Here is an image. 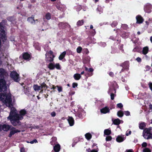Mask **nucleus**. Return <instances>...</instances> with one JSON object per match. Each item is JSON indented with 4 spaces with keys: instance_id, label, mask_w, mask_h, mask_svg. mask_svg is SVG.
<instances>
[{
    "instance_id": "obj_20",
    "label": "nucleus",
    "mask_w": 152,
    "mask_h": 152,
    "mask_svg": "<svg viewBox=\"0 0 152 152\" xmlns=\"http://www.w3.org/2000/svg\"><path fill=\"white\" fill-rule=\"evenodd\" d=\"M121 121L122 123H123V121H121L119 119L117 118L115 119L113 121V122L115 124L117 125L119 124L120 123Z\"/></svg>"
},
{
    "instance_id": "obj_59",
    "label": "nucleus",
    "mask_w": 152,
    "mask_h": 152,
    "mask_svg": "<svg viewBox=\"0 0 152 152\" xmlns=\"http://www.w3.org/2000/svg\"><path fill=\"white\" fill-rule=\"evenodd\" d=\"M84 73V72L83 71L81 73V74L83 75Z\"/></svg>"
},
{
    "instance_id": "obj_46",
    "label": "nucleus",
    "mask_w": 152,
    "mask_h": 152,
    "mask_svg": "<svg viewBox=\"0 0 152 152\" xmlns=\"http://www.w3.org/2000/svg\"><path fill=\"white\" fill-rule=\"evenodd\" d=\"M110 96L111 99L112 100H113L114 98V94H111Z\"/></svg>"
},
{
    "instance_id": "obj_8",
    "label": "nucleus",
    "mask_w": 152,
    "mask_h": 152,
    "mask_svg": "<svg viewBox=\"0 0 152 152\" xmlns=\"http://www.w3.org/2000/svg\"><path fill=\"white\" fill-rule=\"evenodd\" d=\"M125 139L124 136H118L116 138V140L118 142H123Z\"/></svg>"
},
{
    "instance_id": "obj_3",
    "label": "nucleus",
    "mask_w": 152,
    "mask_h": 152,
    "mask_svg": "<svg viewBox=\"0 0 152 152\" xmlns=\"http://www.w3.org/2000/svg\"><path fill=\"white\" fill-rule=\"evenodd\" d=\"M142 136L146 139H152V127L144 129L142 132Z\"/></svg>"
},
{
    "instance_id": "obj_18",
    "label": "nucleus",
    "mask_w": 152,
    "mask_h": 152,
    "mask_svg": "<svg viewBox=\"0 0 152 152\" xmlns=\"http://www.w3.org/2000/svg\"><path fill=\"white\" fill-rule=\"evenodd\" d=\"M41 86L37 85H34L33 86V88L35 91H39L41 89Z\"/></svg>"
},
{
    "instance_id": "obj_56",
    "label": "nucleus",
    "mask_w": 152,
    "mask_h": 152,
    "mask_svg": "<svg viewBox=\"0 0 152 152\" xmlns=\"http://www.w3.org/2000/svg\"><path fill=\"white\" fill-rule=\"evenodd\" d=\"M85 70L86 71H88V69L87 67H85Z\"/></svg>"
},
{
    "instance_id": "obj_41",
    "label": "nucleus",
    "mask_w": 152,
    "mask_h": 152,
    "mask_svg": "<svg viewBox=\"0 0 152 152\" xmlns=\"http://www.w3.org/2000/svg\"><path fill=\"white\" fill-rule=\"evenodd\" d=\"M77 84L76 83H73L72 84V87L73 88H75V87L77 86Z\"/></svg>"
},
{
    "instance_id": "obj_51",
    "label": "nucleus",
    "mask_w": 152,
    "mask_h": 152,
    "mask_svg": "<svg viewBox=\"0 0 152 152\" xmlns=\"http://www.w3.org/2000/svg\"><path fill=\"white\" fill-rule=\"evenodd\" d=\"M126 152H133L132 150H126Z\"/></svg>"
},
{
    "instance_id": "obj_54",
    "label": "nucleus",
    "mask_w": 152,
    "mask_h": 152,
    "mask_svg": "<svg viewBox=\"0 0 152 152\" xmlns=\"http://www.w3.org/2000/svg\"><path fill=\"white\" fill-rule=\"evenodd\" d=\"M150 40L151 43H152V36L150 37Z\"/></svg>"
},
{
    "instance_id": "obj_11",
    "label": "nucleus",
    "mask_w": 152,
    "mask_h": 152,
    "mask_svg": "<svg viewBox=\"0 0 152 152\" xmlns=\"http://www.w3.org/2000/svg\"><path fill=\"white\" fill-rule=\"evenodd\" d=\"M69 123L71 126H72L74 124V121L71 117H69L68 119Z\"/></svg>"
},
{
    "instance_id": "obj_38",
    "label": "nucleus",
    "mask_w": 152,
    "mask_h": 152,
    "mask_svg": "<svg viewBox=\"0 0 152 152\" xmlns=\"http://www.w3.org/2000/svg\"><path fill=\"white\" fill-rule=\"evenodd\" d=\"M142 146L143 147H145L147 146V143L145 142H143L142 144Z\"/></svg>"
},
{
    "instance_id": "obj_36",
    "label": "nucleus",
    "mask_w": 152,
    "mask_h": 152,
    "mask_svg": "<svg viewBox=\"0 0 152 152\" xmlns=\"http://www.w3.org/2000/svg\"><path fill=\"white\" fill-rule=\"evenodd\" d=\"M124 113L125 115L126 116H129L130 115V113L129 111H125Z\"/></svg>"
},
{
    "instance_id": "obj_50",
    "label": "nucleus",
    "mask_w": 152,
    "mask_h": 152,
    "mask_svg": "<svg viewBox=\"0 0 152 152\" xmlns=\"http://www.w3.org/2000/svg\"><path fill=\"white\" fill-rule=\"evenodd\" d=\"M77 143V142H74L72 144V146L73 147Z\"/></svg>"
},
{
    "instance_id": "obj_30",
    "label": "nucleus",
    "mask_w": 152,
    "mask_h": 152,
    "mask_svg": "<svg viewBox=\"0 0 152 152\" xmlns=\"http://www.w3.org/2000/svg\"><path fill=\"white\" fill-rule=\"evenodd\" d=\"M56 68L58 69H61V66L59 63H56L55 64V68Z\"/></svg>"
},
{
    "instance_id": "obj_35",
    "label": "nucleus",
    "mask_w": 152,
    "mask_h": 152,
    "mask_svg": "<svg viewBox=\"0 0 152 152\" xmlns=\"http://www.w3.org/2000/svg\"><path fill=\"white\" fill-rule=\"evenodd\" d=\"M58 88V90L59 92H61L62 91V88L61 87L59 86H57Z\"/></svg>"
},
{
    "instance_id": "obj_55",
    "label": "nucleus",
    "mask_w": 152,
    "mask_h": 152,
    "mask_svg": "<svg viewBox=\"0 0 152 152\" xmlns=\"http://www.w3.org/2000/svg\"><path fill=\"white\" fill-rule=\"evenodd\" d=\"M87 151L88 152H90V151H91V149L90 148H89L87 150Z\"/></svg>"
},
{
    "instance_id": "obj_15",
    "label": "nucleus",
    "mask_w": 152,
    "mask_h": 152,
    "mask_svg": "<svg viewBox=\"0 0 152 152\" xmlns=\"http://www.w3.org/2000/svg\"><path fill=\"white\" fill-rule=\"evenodd\" d=\"M6 73L5 70L3 69H0V76L2 77L4 76V75H6Z\"/></svg>"
},
{
    "instance_id": "obj_47",
    "label": "nucleus",
    "mask_w": 152,
    "mask_h": 152,
    "mask_svg": "<svg viewBox=\"0 0 152 152\" xmlns=\"http://www.w3.org/2000/svg\"><path fill=\"white\" fill-rule=\"evenodd\" d=\"M93 71H94V70L92 68H90L88 69V71L92 72Z\"/></svg>"
},
{
    "instance_id": "obj_53",
    "label": "nucleus",
    "mask_w": 152,
    "mask_h": 152,
    "mask_svg": "<svg viewBox=\"0 0 152 152\" xmlns=\"http://www.w3.org/2000/svg\"><path fill=\"white\" fill-rule=\"evenodd\" d=\"M149 107L150 108V109L152 110V105L151 104H150L149 105Z\"/></svg>"
},
{
    "instance_id": "obj_42",
    "label": "nucleus",
    "mask_w": 152,
    "mask_h": 152,
    "mask_svg": "<svg viewBox=\"0 0 152 152\" xmlns=\"http://www.w3.org/2000/svg\"><path fill=\"white\" fill-rule=\"evenodd\" d=\"M148 85H149V87L150 89L152 91V83H149Z\"/></svg>"
},
{
    "instance_id": "obj_37",
    "label": "nucleus",
    "mask_w": 152,
    "mask_h": 152,
    "mask_svg": "<svg viewBox=\"0 0 152 152\" xmlns=\"http://www.w3.org/2000/svg\"><path fill=\"white\" fill-rule=\"evenodd\" d=\"M117 106L118 107L121 108L123 107V105L121 103H119L117 104Z\"/></svg>"
},
{
    "instance_id": "obj_63",
    "label": "nucleus",
    "mask_w": 152,
    "mask_h": 152,
    "mask_svg": "<svg viewBox=\"0 0 152 152\" xmlns=\"http://www.w3.org/2000/svg\"><path fill=\"white\" fill-rule=\"evenodd\" d=\"M37 98H38V99H39V96H37Z\"/></svg>"
},
{
    "instance_id": "obj_1",
    "label": "nucleus",
    "mask_w": 152,
    "mask_h": 152,
    "mask_svg": "<svg viewBox=\"0 0 152 152\" xmlns=\"http://www.w3.org/2000/svg\"><path fill=\"white\" fill-rule=\"evenodd\" d=\"M12 104V103H11ZM9 107L10 108L11 111L9 116L7 118L10 121L12 124L14 126L21 125V122L19 120H21L23 118V116L25 115L26 113V111L25 110L23 109L20 111V114L17 113V111L15 108L13 107Z\"/></svg>"
},
{
    "instance_id": "obj_57",
    "label": "nucleus",
    "mask_w": 152,
    "mask_h": 152,
    "mask_svg": "<svg viewBox=\"0 0 152 152\" xmlns=\"http://www.w3.org/2000/svg\"><path fill=\"white\" fill-rule=\"evenodd\" d=\"M91 152H97L95 150H92Z\"/></svg>"
},
{
    "instance_id": "obj_52",
    "label": "nucleus",
    "mask_w": 152,
    "mask_h": 152,
    "mask_svg": "<svg viewBox=\"0 0 152 152\" xmlns=\"http://www.w3.org/2000/svg\"><path fill=\"white\" fill-rule=\"evenodd\" d=\"M109 75L110 76H113V73L112 72H110Z\"/></svg>"
},
{
    "instance_id": "obj_39",
    "label": "nucleus",
    "mask_w": 152,
    "mask_h": 152,
    "mask_svg": "<svg viewBox=\"0 0 152 152\" xmlns=\"http://www.w3.org/2000/svg\"><path fill=\"white\" fill-rule=\"evenodd\" d=\"M131 133V132L130 131H127L126 133V136H128L129 134H130Z\"/></svg>"
},
{
    "instance_id": "obj_21",
    "label": "nucleus",
    "mask_w": 152,
    "mask_h": 152,
    "mask_svg": "<svg viewBox=\"0 0 152 152\" xmlns=\"http://www.w3.org/2000/svg\"><path fill=\"white\" fill-rule=\"evenodd\" d=\"M48 67L50 69H53L55 68V64L50 63L48 65Z\"/></svg>"
},
{
    "instance_id": "obj_64",
    "label": "nucleus",
    "mask_w": 152,
    "mask_h": 152,
    "mask_svg": "<svg viewBox=\"0 0 152 152\" xmlns=\"http://www.w3.org/2000/svg\"><path fill=\"white\" fill-rule=\"evenodd\" d=\"M77 139V138H74V140H76Z\"/></svg>"
},
{
    "instance_id": "obj_27",
    "label": "nucleus",
    "mask_w": 152,
    "mask_h": 152,
    "mask_svg": "<svg viewBox=\"0 0 152 152\" xmlns=\"http://www.w3.org/2000/svg\"><path fill=\"white\" fill-rule=\"evenodd\" d=\"M34 46L35 48L37 50H40V47L39 46V45L38 43H36L34 44Z\"/></svg>"
},
{
    "instance_id": "obj_6",
    "label": "nucleus",
    "mask_w": 152,
    "mask_h": 152,
    "mask_svg": "<svg viewBox=\"0 0 152 152\" xmlns=\"http://www.w3.org/2000/svg\"><path fill=\"white\" fill-rule=\"evenodd\" d=\"M10 132L9 135V137H11L12 135H14L16 133L20 132V131L16 129L15 128H14L12 126H11V129H10Z\"/></svg>"
},
{
    "instance_id": "obj_62",
    "label": "nucleus",
    "mask_w": 152,
    "mask_h": 152,
    "mask_svg": "<svg viewBox=\"0 0 152 152\" xmlns=\"http://www.w3.org/2000/svg\"><path fill=\"white\" fill-rule=\"evenodd\" d=\"M95 2H97L99 0H94Z\"/></svg>"
},
{
    "instance_id": "obj_5",
    "label": "nucleus",
    "mask_w": 152,
    "mask_h": 152,
    "mask_svg": "<svg viewBox=\"0 0 152 152\" xmlns=\"http://www.w3.org/2000/svg\"><path fill=\"white\" fill-rule=\"evenodd\" d=\"M10 76L11 78L16 82H18L20 80L19 75L15 71H13L11 72Z\"/></svg>"
},
{
    "instance_id": "obj_29",
    "label": "nucleus",
    "mask_w": 152,
    "mask_h": 152,
    "mask_svg": "<svg viewBox=\"0 0 152 152\" xmlns=\"http://www.w3.org/2000/svg\"><path fill=\"white\" fill-rule=\"evenodd\" d=\"M84 21L83 20H79L77 22V24L78 26H80L83 24Z\"/></svg>"
},
{
    "instance_id": "obj_12",
    "label": "nucleus",
    "mask_w": 152,
    "mask_h": 152,
    "mask_svg": "<svg viewBox=\"0 0 152 152\" xmlns=\"http://www.w3.org/2000/svg\"><path fill=\"white\" fill-rule=\"evenodd\" d=\"M23 58L26 60H29L30 59V55L27 53H25L23 54Z\"/></svg>"
},
{
    "instance_id": "obj_22",
    "label": "nucleus",
    "mask_w": 152,
    "mask_h": 152,
    "mask_svg": "<svg viewBox=\"0 0 152 152\" xmlns=\"http://www.w3.org/2000/svg\"><path fill=\"white\" fill-rule=\"evenodd\" d=\"M146 126V124L144 122H141L139 124V128L143 129Z\"/></svg>"
},
{
    "instance_id": "obj_60",
    "label": "nucleus",
    "mask_w": 152,
    "mask_h": 152,
    "mask_svg": "<svg viewBox=\"0 0 152 152\" xmlns=\"http://www.w3.org/2000/svg\"><path fill=\"white\" fill-rule=\"evenodd\" d=\"M140 34V32L139 31H138L137 32V34L139 35Z\"/></svg>"
},
{
    "instance_id": "obj_19",
    "label": "nucleus",
    "mask_w": 152,
    "mask_h": 152,
    "mask_svg": "<svg viewBox=\"0 0 152 152\" xmlns=\"http://www.w3.org/2000/svg\"><path fill=\"white\" fill-rule=\"evenodd\" d=\"M66 54V52L65 51H64L58 57L59 59L60 60H62L65 57Z\"/></svg>"
},
{
    "instance_id": "obj_48",
    "label": "nucleus",
    "mask_w": 152,
    "mask_h": 152,
    "mask_svg": "<svg viewBox=\"0 0 152 152\" xmlns=\"http://www.w3.org/2000/svg\"><path fill=\"white\" fill-rule=\"evenodd\" d=\"M64 24V23H59V26H63V25Z\"/></svg>"
},
{
    "instance_id": "obj_23",
    "label": "nucleus",
    "mask_w": 152,
    "mask_h": 152,
    "mask_svg": "<svg viewBox=\"0 0 152 152\" xmlns=\"http://www.w3.org/2000/svg\"><path fill=\"white\" fill-rule=\"evenodd\" d=\"M111 131L109 129H106L104 131V134L106 135H109L111 134Z\"/></svg>"
},
{
    "instance_id": "obj_7",
    "label": "nucleus",
    "mask_w": 152,
    "mask_h": 152,
    "mask_svg": "<svg viewBox=\"0 0 152 152\" xmlns=\"http://www.w3.org/2000/svg\"><path fill=\"white\" fill-rule=\"evenodd\" d=\"M11 126H10L8 125H4L1 126V127L2 129L6 131H7L9 130H10L11 129Z\"/></svg>"
},
{
    "instance_id": "obj_24",
    "label": "nucleus",
    "mask_w": 152,
    "mask_h": 152,
    "mask_svg": "<svg viewBox=\"0 0 152 152\" xmlns=\"http://www.w3.org/2000/svg\"><path fill=\"white\" fill-rule=\"evenodd\" d=\"M85 137L88 140L90 139L91 137V135L89 133H87L85 134Z\"/></svg>"
},
{
    "instance_id": "obj_34",
    "label": "nucleus",
    "mask_w": 152,
    "mask_h": 152,
    "mask_svg": "<svg viewBox=\"0 0 152 152\" xmlns=\"http://www.w3.org/2000/svg\"><path fill=\"white\" fill-rule=\"evenodd\" d=\"M112 139V137L110 136H107L106 138V140L107 141H110Z\"/></svg>"
},
{
    "instance_id": "obj_4",
    "label": "nucleus",
    "mask_w": 152,
    "mask_h": 152,
    "mask_svg": "<svg viewBox=\"0 0 152 152\" xmlns=\"http://www.w3.org/2000/svg\"><path fill=\"white\" fill-rule=\"evenodd\" d=\"M45 56V60L47 61H52L55 57V56L53 54V52L51 50L47 52Z\"/></svg>"
},
{
    "instance_id": "obj_25",
    "label": "nucleus",
    "mask_w": 152,
    "mask_h": 152,
    "mask_svg": "<svg viewBox=\"0 0 152 152\" xmlns=\"http://www.w3.org/2000/svg\"><path fill=\"white\" fill-rule=\"evenodd\" d=\"M28 21L32 24L35 23V21L33 18H28Z\"/></svg>"
},
{
    "instance_id": "obj_17",
    "label": "nucleus",
    "mask_w": 152,
    "mask_h": 152,
    "mask_svg": "<svg viewBox=\"0 0 152 152\" xmlns=\"http://www.w3.org/2000/svg\"><path fill=\"white\" fill-rule=\"evenodd\" d=\"M81 77V76L80 74H76L73 77L74 79L76 80H78L80 79Z\"/></svg>"
},
{
    "instance_id": "obj_31",
    "label": "nucleus",
    "mask_w": 152,
    "mask_h": 152,
    "mask_svg": "<svg viewBox=\"0 0 152 152\" xmlns=\"http://www.w3.org/2000/svg\"><path fill=\"white\" fill-rule=\"evenodd\" d=\"M40 86H41L40 88L41 89L42 88H44L45 89L47 88V86L45 83H42Z\"/></svg>"
},
{
    "instance_id": "obj_43",
    "label": "nucleus",
    "mask_w": 152,
    "mask_h": 152,
    "mask_svg": "<svg viewBox=\"0 0 152 152\" xmlns=\"http://www.w3.org/2000/svg\"><path fill=\"white\" fill-rule=\"evenodd\" d=\"M136 60L138 62H140L141 61V58L140 57H137V58Z\"/></svg>"
},
{
    "instance_id": "obj_58",
    "label": "nucleus",
    "mask_w": 152,
    "mask_h": 152,
    "mask_svg": "<svg viewBox=\"0 0 152 152\" xmlns=\"http://www.w3.org/2000/svg\"><path fill=\"white\" fill-rule=\"evenodd\" d=\"M93 28V26L92 25H91L90 26V28L91 29H92Z\"/></svg>"
},
{
    "instance_id": "obj_45",
    "label": "nucleus",
    "mask_w": 152,
    "mask_h": 152,
    "mask_svg": "<svg viewBox=\"0 0 152 152\" xmlns=\"http://www.w3.org/2000/svg\"><path fill=\"white\" fill-rule=\"evenodd\" d=\"M117 25V23L116 22H114L112 24L111 26L112 27L115 26Z\"/></svg>"
},
{
    "instance_id": "obj_44",
    "label": "nucleus",
    "mask_w": 152,
    "mask_h": 152,
    "mask_svg": "<svg viewBox=\"0 0 152 152\" xmlns=\"http://www.w3.org/2000/svg\"><path fill=\"white\" fill-rule=\"evenodd\" d=\"M51 115L52 117H54L56 115V113L54 112H53L51 113Z\"/></svg>"
},
{
    "instance_id": "obj_32",
    "label": "nucleus",
    "mask_w": 152,
    "mask_h": 152,
    "mask_svg": "<svg viewBox=\"0 0 152 152\" xmlns=\"http://www.w3.org/2000/svg\"><path fill=\"white\" fill-rule=\"evenodd\" d=\"M82 48L80 47H78L77 49V52L78 53H80L82 50Z\"/></svg>"
},
{
    "instance_id": "obj_2",
    "label": "nucleus",
    "mask_w": 152,
    "mask_h": 152,
    "mask_svg": "<svg viewBox=\"0 0 152 152\" xmlns=\"http://www.w3.org/2000/svg\"><path fill=\"white\" fill-rule=\"evenodd\" d=\"M7 89L6 82L4 78L0 79V92L3 91L4 93L0 94V100L7 106L11 107L12 105L11 95L10 94H6L4 93Z\"/></svg>"
},
{
    "instance_id": "obj_33",
    "label": "nucleus",
    "mask_w": 152,
    "mask_h": 152,
    "mask_svg": "<svg viewBox=\"0 0 152 152\" xmlns=\"http://www.w3.org/2000/svg\"><path fill=\"white\" fill-rule=\"evenodd\" d=\"M143 152H151V151L148 148H145L143 149Z\"/></svg>"
},
{
    "instance_id": "obj_49",
    "label": "nucleus",
    "mask_w": 152,
    "mask_h": 152,
    "mask_svg": "<svg viewBox=\"0 0 152 152\" xmlns=\"http://www.w3.org/2000/svg\"><path fill=\"white\" fill-rule=\"evenodd\" d=\"M20 152H24V148H22L20 149Z\"/></svg>"
},
{
    "instance_id": "obj_9",
    "label": "nucleus",
    "mask_w": 152,
    "mask_h": 152,
    "mask_svg": "<svg viewBox=\"0 0 152 152\" xmlns=\"http://www.w3.org/2000/svg\"><path fill=\"white\" fill-rule=\"evenodd\" d=\"M100 111L102 113L105 114L107 113H109L110 112V110L107 107H105L101 109Z\"/></svg>"
},
{
    "instance_id": "obj_14",
    "label": "nucleus",
    "mask_w": 152,
    "mask_h": 152,
    "mask_svg": "<svg viewBox=\"0 0 152 152\" xmlns=\"http://www.w3.org/2000/svg\"><path fill=\"white\" fill-rule=\"evenodd\" d=\"M151 8V6L149 4H146L144 7V10L147 12H149L150 11L148 10H150Z\"/></svg>"
},
{
    "instance_id": "obj_10",
    "label": "nucleus",
    "mask_w": 152,
    "mask_h": 152,
    "mask_svg": "<svg viewBox=\"0 0 152 152\" xmlns=\"http://www.w3.org/2000/svg\"><path fill=\"white\" fill-rule=\"evenodd\" d=\"M137 22L138 23H142L143 20L142 18L140 15L137 16L136 17Z\"/></svg>"
},
{
    "instance_id": "obj_40",
    "label": "nucleus",
    "mask_w": 152,
    "mask_h": 152,
    "mask_svg": "<svg viewBox=\"0 0 152 152\" xmlns=\"http://www.w3.org/2000/svg\"><path fill=\"white\" fill-rule=\"evenodd\" d=\"M37 142V140H34L32 141H31L30 143L31 144H33L34 143H36Z\"/></svg>"
},
{
    "instance_id": "obj_16",
    "label": "nucleus",
    "mask_w": 152,
    "mask_h": 152,
    "mask_svg": "<svg viewBox=\"0 0 152 152\" xmlns=\"http://www.w3.org/2000/svg\"><path fill=\"white\" fill-rule=\"evenodd\" d=\"M148 51V48L147 46H146L143 48L142 50V53L144 55L146 54Z\"/></svg>"
},
{
    "instance_id": "obj_26",
    "label": "nucleus",
    "mask_w": 152,
    "mask_h": 152,
    "mask_svg": "<svg viewBox=\"0 0 152 152\" xmlns=\"http://www.w3.org/2000/svg\"><path fill=\"white\" fill-rule=\"evenodd\" d=\"M117 115L118 117H121L123 116L124 113L121 111H119L117 112Z\"/></svg>"
},
{
    "instance_id": "obj_13",
    "label": "nucleus",
    "mask_w": 152,
    "mask_h": 152,
    "mask_svg": "<svg viewBox=\"0 0 152 152\" xmlns=\"http://www.w3.org/2000/svg\"><path fill=\"white\" fill-rule=\"evenodd\" d=\"M60 149V146L59 144H57L54 146V149L55 151L58 152Z\"/></svg>"
},
{
    "instance_id": "obj_28",
    "label": "nucleus",
    "mask_w": 152,
    "mask_h": 152,
    "mask_svg": "<svg viewBox=\"0 0 152 152\" xmlns=\"http://www.w3.org/2000/svg\"><path fill=\"white\" fill-rule=\"evenodd\" d=\"M45 18L47 20H50L51 18V15L49 13H47L45 16Z\"/></svg>"
},
{
    "instance_id": "obj_61",
    "label": "nucleus",
    "mask_w": 152,
    "mask_h": 152,
    "mask_svg": "<svg viewBox=\"0 0 152 152\" xmlns=\"http://www.w3.org/2000/svg\"><path fill=\"white\" fill-rule=\"evenodd\" d=\"M42 92H43V90H42L40 92V93H42Z\"/></svg>"
}]
</instances>
